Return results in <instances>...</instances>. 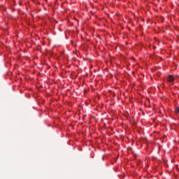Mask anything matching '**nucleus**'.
<instances>
[{
    "label": "nucleus",
    "mask_w": 179,
    "mask_h": 179,
    "mask_svg": "<svg viewBox=\"0 0 179 179\" xmlns=\"http://www.w3.org/2000/svg\"><path fill=\"white\" fill-rule=\"evenodd\" d=\"M167 80L169 82H174V77L173 76H169L167 77Z\"/></svg>",
    "instance_id": "f257e3e1"
},
{
    "label": "nucleus",
    "mask_w": 179,
    "mask_h": 179,
    "mask_svg": "<svg viewBox=\"0 0 179 179\" xmlns=\"http://www.w3.org/2000/svg\"><path fill=\"white\" fill-rule=\"evenodd\" d=\"M176 113L179 114V106L176 108Z\"/></svg>",
    "instance_id": "f03ea898"
}]
</instances>
